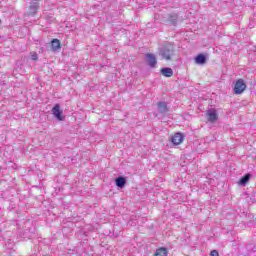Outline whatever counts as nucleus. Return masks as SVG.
<instances>
[{"label":"nucleus","mask_w":256,"mask_h":256,"mask_svg":"<svg viewBox=\"0 0 256 256\" xmlns=\"http://www.w3.org/2000/svg\"><path fill=\"white\" fill-rule=\"evenodd\" d=\"M196 65H205L207 63V55L200 53L195 57Z\"/></svg>","instance_id":"obj_11"},{"label":"nucleus","mask_w":256,"mask_h":256,"mask_svg":"<svg viewBox=\"0 0 256 256\" xmlns=\"http://www.w3.org/2000/svg\"><path fill=\"white\" fill-rule=\"evenodd\" d=\"M255 198L253 197V198H250V203H255Z\"/></svg>","instance_id":"obj_18"},{"label":"nucleus","mask_w":256,"mask_h":256,"mask_svg":"<svg viewBox=\"0 0 256 256\" xmlns=\"http://www.w3.org/2000/svg\"><path fill=\"white\" fill-rule=\"evenodd\" d=\"M115 184H116V187H119V189H123V187H125V185H127V178H125L123 176H118L115 179Z\"/></svg>","instance_id":"obj_12"},{"label":"nucleus","mask_w":256,"mask_h":256,"mask_svg":"<svg viewBox=\"0 0 256 256\" xmlns=\"http://www.w3.org/2000/svg\"><path fill=\"white\" fill-rule=\"evenodd\" d=\"M158 112L161 115H166V113H169V107L167 106V102H158Z\"/></svg>","instance_id":"obj_9"},{"label":"nucleus","mask_w":256,"mask_h":256,"mask_svg":"<svg viewBox=\"0 0 256 256\" xmlns=\"http://www.w3.org/2000/svg\"><path fill=\"white\" fill-rule=\"evenodd\" d=\"M210 256H219V251H217V250H212V251L210 252Z\"/></svg>","instance_id":"obj_17"},{"label":"nucleus","mask_w":256,"mask_h":256,"mask_svg":"<svg viewBox=\"0 0 256 256\" xmlns=\"http://www.w3.org/2000/svg\"><path fill=\"white\" fill-rule=\"evenodd\" d=\"M39 0H31L30 5L28 7V16L35 17L37 15V11L40 9Z\"/></svg>","instance_id":"obj_3"},{"label":"nucleus","mask_w":256,"mask_h":256,"mask_svg":"<svg viewBox=\"0 0 256 256\" xmlns=\"http://www.w3.org/2000/svg\"><path fill=\"white\" fill-rule=\"evenodd\" d=\"M207 119L209 123H215L217 119H219V114H217V110L214 108H210L206 111Z\"/></svg>","instance_id":"obj_6"},{"label":"nucleus","mask_w":256,"mask_h":256,"mask_svg":"<svg viewBox=\"0 0 256 256\" xmlns=\"http://www.w3.org/2000/svg\"><path fill=\"white\" fill-rule=\"evenodd\" d=\"M160 73L163 77H173V69L169 67L161 68Z\"/></svg>","instance_id":"obj_13"},{"label":"nucleus","mask_w":256,"mask_h":256,"mask_svg":"<svg viewBox=\"0 0 256 256\" xmlns=\"http://www.w3.org/2000/svg\"><path fill=\"white\" fill-rule=\"evenodd\" d=\"M159 55L162 59H165L166 61H171V59L175 55V45L171 43L164 44L159 49Z\"/></svg>","instance_id":"obj_1"},{"label":"nucleus","mask_w":256,"mask_h":256,"mask_svg":"<svg viewBox=\"0 0 256 256\" xmlns=\"http://www.w3.org/2000/svg\"><path fill=\"white\" fill-rule=\"evenodd\" d=\"M31 59H32V61H37V59H39V57H38L36 52L31 54Z\"/></svg>","instance_id":"obj_16"},{"label":"nucleus","mask_w":256,"mask_h":256,"mask_svg":"<svg viewBox=\"0 0 256 256\" xmlns=\"http://www.w3.org/2000/svg\"><path fill=\"white\" fill-rule=\"evenodd\" d=\"M245 89H247V84L245 83V80L238 79L234 85L235 95H241V93H243Z\"/></svg>","instance_id":"obj_4"},{"label":"nucleus","mask_w":256,"mask_h":256,"mask_svg":"<svg viewBox=\"0 0 256 256\" xmlns=\"http://www.w3.org/2000/svg\"><path fill=\"white\" fill-rule=\"evenodd\" d=\"M145 57L147 65H149V67H151L152 69H155V67H157V57L155 56V54L147 53Z\"/></svg>","instance_id":"obj_7"},{"label":"nucleus","mask_w":256,"mask_h":256,"mask_svg":"<svg viewBox=\"0 0 256 256\" xmlns=\"http://www.w3.org/2000/svg\"><path fill=\"white\" fill-rule=\"evenodd\" d=\"M169 250L166 247H160L156 250L154 256H168Z\"/></svg>","instance_id":"obj_15"},{"label":"nucleus","mask_w":256,"mask_h":256,"mask_svg":"<svg viewBox=\"0 0 256 256\" xmlns=\"http://www.w3.org/2000/svg\"><path fill=\"white\" fill-rule=\"evenodd\" d=\"M162 21L165 25H172L173 27H177L179 23V14L170 13L166 17H164Z\"/></svg>","instance_id":"obj_2"},{"label":"nucleus","mask_w":256,"mask_h":256,"mask_svg":"<svg viewBox=\"0 0 256 256\" xmlns=\"http://www.w3.org/2000/svg\"><path fill=\"white\" fill-rule=\"evenodd\" d=\"M52 115L57 118L58 121H63L65 117H63V110H61V105L55 104L52 108Z\"/></svg>","instance_id":"obj_5"},{"label":"nucleus","mask_w":256,"mask_h":256,"mask_svg":"<svg viewBox=\"0 0 256 256\" xmlns=\"http://www.w3.org/2000/svg\"><path fill=\"white\" fill-rule=\"evenodd\" d=\"M184 140H185V134L181 132H176L171 137V143H173V145H181V143H183Z\"/></svg>","instance_id":"obj_8"},{"label":"nucleus","mask_w":256,"mask_h":256,"mask_svg":"<svg viewBox=\"0 0 256 256\" xmlns=\"http://www.w3.org/2000/svg\"><path fill=\"white\" fill-rule=\"evenodd\" d=\"M249 181H251V174L247 173L240 178L239 185H242L243 187H245V185H247Z\"/></svg>","instance_id":"obj_14"},{"label":"nucleus","mask_w":256,"mask_h":256,"mask_svg":"<svg viewBox=\"0 0 256 256\" xmlns=\"http://www.w3.org/2000/svg\"><path fill=\"white\" fill-rule=\"evenodd\" d=\"M61 49V41L57 38L52 39L51 41V51H53V53L60 51Z\"/></svg>","instance_id":"obj_10"}]
</instances>
